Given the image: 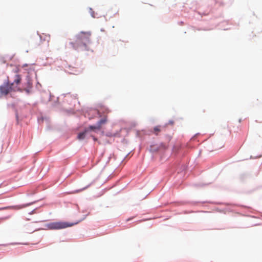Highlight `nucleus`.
<instances>
[{
	"label": "nucleus",
	"instance_id": "6e6552de",
	"mask_svg": "<svg viewBox=\"0 0 262 262\" xmlns=\"http://www.w3.org/2000/svg\"><path fill=\"white\" fill-rule=\"evenodd\" d=\"M88 132V129H85L84 132L80 133L77 136L79 140H82L84 139L86 133Z\"/></svg>",
	"mask_w": 262,
	"mask_h": 262
},
{
	"label": "nucleus",
	"instance_id": "423d86ee",
	"mask_svg": "<svg viewBox=\"0 0 262 262\" xmlns=\"http://www.w3.org/2000/svg\"><path fill=\"white\" fill-rule=\"evenodd\" d=\"M164 127L159 125L155 126L151 132L156 135H158L159 133L164 129Z\"/></svg>",
	"mask_w": 262,
	"mask_h": 262
},
{
	"label": "nucleus",
	"instance_id": "f03ea898",
	"mask_svg": "<svg viewBox=\"0 0 262 262\" xmlns=\"http://www.w3.org/2000/svg\"><path fill=\"white\" fill-rule=\"evenodd\" d=\"M21 80V76L19 75H16L14 77V82L9 83L8 82L5 83L4 85L0 86V93L2 95H6L10 91H20L22 92L23 90L18 88L17 85L20 83Z\"/></svg>",
	"mask_w": 262,
	"mask_h": 262
},
{
	"label": "nucleus",
	"instance_id": "39448f33",
	"mask_svg": "<svg viewBox=\"0 0 262 262\" xmlns=\"http://www.w3.org/2000/svg\"><path fill=\"white\" fill-rule=\"evenodd\" d=\"M26 85V86L24 88V90L27 93H29L32 86V83L29 78L28 79Z\"/></svg>",
	"mask_w": 262,
	"mask_h": 262
},
{
	"label": "nucleus",
	"instance_id": "1a4fd4ad",
	"mask_svg": "<svg viewBox=\"0 0 262 262\" xmlns=\"http://www.w3.org/2000/svg\"><path fill=\"white\" fill-rule=\"evenodd\" d=\"M89 129H90V130H94L95 129H100V126H98V125H90L89 126V127L87 128Z\"/></svg>",
	"mask_w": 262,
	"mask_h": 262
},
{
	"label": "nucleus",
	"instance_id": "9b49d317",
	"mask_svg": "<svg viewBox=\"0 0 262 262\" xmlns=\"http://www.w3.org/2000/svg\"><path fill=\"white\" fill-rule=\"evenodd\" d=\"M7 208H8V207L3 208H2V209H7ZM0 210H1V209H0Z\"/></svg>",
	"mask_w": 262,
	"mask_h": 262
},
{
	"label": "nucleus",
	"instance_id": "7ed1b4c3",
	"mask_svg": "<svg viewBox=\"0 0 262 262\" xmlns=\"http://www.w3.org/2000/svg\"><path fill=\"white\" fill-rule=\"evenodd\" d=\"M74 224H70L67 222H51L47 224V227L49 230H59L71 227Z\"/></svg>",
	"mask_w": 262,
	"mask_h": 262
},
{
	"label": "nucleus",
	"instance_id": "20e7f679",
	"mask_svg": "<svg viewBox=\"0 0 262 262\" xmlns=\"http://www.w3.org/2000/svg\"><path fill=\"white\" fill-rule=\"evenodd\" d=\"M110 112V110L104 106H101L97 111V113L99 115V117H102L103 115H105Z\"/></svg>",
	"mask_w": 262,
	"mask_h": 262
},
{
	"label": "nucleus",
	"instance_id": "9d476101",
	"mask_svg": "<svg viewBox=\"0 0 262 262\" xmlns=\"http://www.w3.org/2000/svg\"><path fill=\"white\" fill-rule=\"evenodd\" d=\"M93 139H94V140H95V141H96V140H97V139H96L95 137H93Z\"/></svg>",
	"mask_w": 262,
	"mask_h": 262
},
{
	"label": "nucleus",
	"instance_id": "0eeeda50",
	"mask_svg": "<svg viewBox=\"0 0 262 262\" xmlns=\"http://www.w3.org/2000/svg\"><path fill=\"white\" fill-rule=\"evenodd\" d=\"M106 122H107V116H106V115H104L103 118L98 121V122L97 123V125L98 126H100V129H101L102 125L105 124L106 123Z\"/></svg>",
	"mask_w": 262,
	"mask_h": 262
},
{
	"label": "nucleus",
	"instance_id": "f257e3e1",
	"mask_svg": "<svg viewBox=\"0 0 262 262\" xmlns=\"http://www.w3.org/2000/svg\"><path fill=\"white\" fill-rule=\"evenodd\" d=\"M91 32H80L76 35L75 42H71L70 44L74 50H86L88 46L91 43Z\"/></svg>",
	"mask_w": 262,
	"mask_h": 262
}]
</instances>
